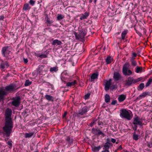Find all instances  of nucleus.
Returning <instances> with one entry per match:
<instances>
[{
	"label": "nucleus",
	"mask_w": 152,
	"mask_h": 152,
	"mask_svg": "<svg viewBox=\"0 0 152 152\" xmlns=\"http://www.w3.org/2000/svg\"><path fill=\"white\" fill-rule=\"evenodd\" d=\"M12 110L8 108L5 112V123L3 129L6 137H9L12 132L13 127V122L11 118Z\"/></svg>",
	"instance_id": "obj_1"
},
{
	"label": "nucleus",
	"mask_w": 152,
	"mask_h": 152,
	"mask_svg": "<svg viewBox=\"0 0 152 152\" xmlns=\"http://www.w3.org/2000/svg\"><path fill=\"white\" fill-rule=\"evenodd\" d=\"M120 116L122 118H125L130 120L132 118L131 111L125 109H122L120 110Z\"/></svg>",
	"instance_id": "obj_2"
},
{
	"label": "nucleus",
	"mask_w": 152,
	"mask_h": 152,
	"mask_svg": "<svg viewBox=\"0 0 152 152\" xmlns=\"http://www.w3.org/2000/svg\"><path fill=\"white\" fill-rule=\"evenodd\" d=\"M9 46L4 47L1 50L2 55L8 59L11 58L12 55L11 51L9 50Z\"/></svg>",
	"instance_id": "obj_3"
},
{
	"label": "nucleus",
	"mask_w": 152,
	"mask_h": 152,
	"mask_svg": "<svg viewBox=\"0 0 152 152\" xmlns=\"http://www.w3.org/2000/svg\"><path fill=\"white\" fill-rule=\"evenodd\" d=\"M129 63H126L123 66V72L125 75H129L132 74V71L129 69Z\"/></svg>",
	"instance_id": "obj_4"
},
{
	"label": "nucleus",
	"mask_w": 152,
	"mask_h": 152,
	"mask_svg": "<svg viewBox=\"0 0 152 152\" xmlns=\"http://www.w3.org/2000/svg\"><path fill=\"white\" fill-rule=\"evenodd\" d=\"M48 70V69L46 67L41 66L37 69V73H39L40 75H45Z\"/></svg>",
	"instance_id": "obj_5"
},
{
	"label": "nucleus",
	"mask_w": 152,
	"mask_h": 152,
	"mask_svg": "<svg viewBox=\"0 0 152 152\" xmlns=\"http://www.w3.org/2000/svg\"><path fill=\"white\" fill-rule=\"evenodd\" d=\"M20 103V98L19 97H17L11 102L12 104L15 107H18Z\"/></svg>",
	"instance_id": "obj_6"
},
{
	"label": "nucleus",
	"mask_w": 152,
	"mask_h": 152,
	"mask_svg": "<svg viewBox=\"0 0 152 152\" xmlns=\"http://www.w3.org/2000/svg\"><path fill=\"white\" fill-rule=\"evenodd\" d=\"M15 86L11 84L9 86H7L5 87V91H14L15 89Z\"/></svg>",
	"instance_id": "obj_7"
},
{
	"label": "nucleus",
	"mask_w": 152,
	"mask_h": 152,
	"mask_svg": "<svg viewBox=\"0 0 152 152\" xmlns=\"http://www.w3.org/2000/svg\"><path fill=\"white\" fill-rule=\"evenodd\" d=\"M7 94L6 92L4 89H0V102L3 101L4 96Z\"/></svg>",
	"instance_id": "obj_8"
},
{
	"label": "nucleus",
	"mask_w": 152,
	"mask_h": 152,
	"mask_svg": "<svg viewBox=\"0 0 152 152\" xmlns=\"http://www.w3.org/2000/svg\"><path fill=\"white\" fill-rule=\"evenodd\" d=\"M142 120L138 117L134 118L133 123L134 124L142 126Z\"/></svg>",
	"instance_id": "obj_9"
},
{
	"label": "nucleus",
	"mask_w": 152,
	"mask_h": 152,
	"mask_svg": "<svg viewBox=\"0 0 152 152\" xmlns=\"http://www.w3.org/2000/svg\"><path fill=\"white\" fill-rule=\"evenodd\" d=\"M9 66V65L7 61H4L2 62L0 64V69L2 70L5 68H7Z\"/></svg>",
	"instance_id": "obj_10"
},
{
	"label": "nucleus",
	"mask_w": 152,
	"mask_h": 152,
	"mask_svg": "<svg viewBox=\"0 0 152 152\" xmlns=\"http://www.w3.org/2000/svg\"><path fill=\"white\" fill-rule=\"evenodd\" d=\"M88 110V107L86 106L85 107L80 111L79 113L81 115H83L87 112Z\"/></svg>",
	"instance_id": "obj_11"
},
{
	"label": "nucleus",
	"mask_w": 152,
	"mask_h": 152,
	"mask_svg": "<svg viewBox=\"0 0 152 152\" xmlns=\"http://www.w3.org/2000/svg\"><path fill=\"white\" fill-rule=\"evenodd\" d=\"M111 80H110L109 81L106 82L105 86V89L106 91H107L109 89L111 84Z\"/></svg>",
	"instance_id": "obj_12"
},
{
	"label": "nucleus",
	"mask_w": 152,
	"mask_h": 152,
	"mask_svg": "<svg viewBox=\"0 0 152 152\" xmlns=\"http://www.w3.org/2000/svg\"><path fill=\"white\" fill-rule=\"evenodd\" d=\"M126 95L124 94L121 95L118 97V101L120 102H122L126 99Z\"/></svg>",
	"instance_id": "obj_13"
},
{
	"label": "nucleus",
	"mask_w": 152,
	"mask_h": 152,
	"mask_svg": "<svg viewBox=\"0 0 152 152\" xmlns=\"http://www.w3.org/2000/svg\"><path fill=\"white\" fill-rule=\"evenodd\" d=\"M77 82L74 80L71 82H68L66 83V86L68 87H73L76 83Z\"/></svg>",
	"instance_id": "obj_14"
},
{
	"label": "nucleus",
	"mask_w": 152,
	"mask_h": 152,
	"mask_svg": "<svg viewBox=\"0 0 152 152\" xmlns=\"http://www.w3.org/2000/svg\"><path fill=\"white\" fill-rule=\"evenodd\" d=\"M61 44V42L57 39L54 40L52 43L53 45H60Z\"/></svg>",
	"instance_id": "obj_15"
},
{
	"label": "nucleus",
	"mask_w": 152,
	"mask_h": 152,
	"mask_svg": "<svg viewBox=\"0 0 152 152\" xmlns=\"http://www.w3.org/2000/svg\"><path fill=\"white\" fill-rule=\"evenodd\" d=\"M135 71L137 73H139L144 72V70H143V69L142 67H139L137 66L136 69Z\"/></svg>",
	"instance_id": "obj_16"
},
{
	"label": "nucleus",
	"mask_w": 152,
	"mask_h": 152,
	"mask_svg": "<svg viewBox=\"0 0 152 152\" xmlns=\"http://www.w3.org/2000/svg\"><path fill=\"white\" fill-rule=\"evenodd\" d=\"M113 77L114 79L116 80H118L120 77V75L119 73L117 72H115L114 73Z\"/></svg>",
	"instance_id": "obj_17"
},
{
	"label": "nucleus",
	"mask_w": 152,
	"mask_h": 152,
	"mask_svg": "<svg viewBox=\"0 0 152 152\" xmlns=\"http://www.w3.org/2000/svg\"><path fill=\"white\" fill-rule=\"evenodd\" d=\"M61 76L63 78L67 79L68 78V75L66 72H63L61 74Z\"/></svg>",
	"instance_id": "obj_18"
},
{
	"label": "nucleus",
	"mask_w": 152,
	"mask_h": 152,
	"mask_svg": "<svg viewBox=\"0 0 152 152\" xmlns=\"http://www.w3.org/2000/svg\"><path fill=\"white\" fill-rule=\"evenodd\" d=\"M45 97L48 100L50 101H53V98L52 96L47 94L45 96Z\"/></svg>",
	"instance_id": "obj_19"
},
{
	"label": "nucleus",
	"mask_w": 152,
	"mask_h": 152,
	"mask_svg": "<svg viewBox=\"0 0 152 152\" xmlns=\"http://www.w3.org/2000/svg\"><path fill=\"white\" fill-rule=\"evenodd\" d=\"M98 76V74L97 73H94L91 76V81H93Z\"/></svg>",
	"instance_id": "obj_20"
},
{
	"label": "nucleus",
	"mask_w": 152,
	"mask_h": 152,
	"mask_svg": "<svg viewBox=\"0 0 152 152\" xmlns=\"http://www.w3.org/2000/svg\"><path fill=\"white\" fill-rule=\"evenodd\" d=\"M64 18V16L61 14H58L57 17V20H58L62 19Z\"/></svg>",
	"instance_id": "obj_21"
},
{
	"label": "nucleus",
	"mask_w": 152,
	"mask_h": 152,
	"mask_svg": "<svg viewBox=\"0 0 152 152\" xmlns=\"http://www.w3.org/2000/svg\"><path fill=\"white\" fill-rule=\"evenodd\" d=\"M113 60V58L110 57H108L106 59V61L107 64L110 63Z\"/></svg>",
	"instance_id": "obj_22"
},
{
	"label": "nucleus",
	"mask_w": 152,
	"mask_h": 152,
	"mask_svg": "<svg viewBox=\"0 0 152 152\" xmlns=\"http://www.w3.org/2000/svg\"><path fill=\"white\" fill-rule=\"evenodd\" d=\"M89 15V13L88 12H85L84 15H83L80 18L81 20H82L86 18Z\"/></svg>",
	"instance_id": "obj_23"
},
{
	"label": "nucleus",
	"mask_w": 152,
	"mask_h": 152,
	"mask_svg": "<svg viewBox=\"0 0 152 152\" xmlns=\"http://www.w3.org/2000/svg\"><path fill=\"white\" fill-rule=\"evenodd\" d=\"M101 149L100 146L98 147H92V150L93 151H98Z\"/></svg>",
	"instance_id": "obj_24"
},
{
	"label": "nucleus",
	"mask_w": 152,
	"mask_h": 152,
	"mask_svg": "<svg viewBox=\"0 0 152 152\" xmlns=\"http://www.w3.org/2000/svg\"><path fill=\"white\" fill-rule=\"evenodd\" d=\"M127 32V31H124L122 33L121 37L122 39H124L126 35V34Z\"/></svg>",
	"instance_id": "obj_25"
},
{
	"label": "nucleus",
	"mask_w": 152,
	"mask_h": 152,
	"mask_svg": "<svg viewBox=\"0 0 152 152\" xmlns=\"http://www.w3.org/2000/svg\"><path fill=\"white\" fill-rule=\"evenodd\" d=\"M110 98L109 95L107 94L105 96V102H110Z\"/></svg>",
	"instance_id": "obj_26"
},
{
	"label": "nucleus",
	"mask_w": 152,
	"mask_h": 152,
	"mask_svg": "<svg viewBox=\"0 0 152 152\" xmlns=\"http://www.w3.org/2000/svg\"><path fill=\"white\" fill-rule=\"evenodd\" d=\"M28 5L27 4H25L23 6V10L26 11L28 10Z\"/></svg>",
	"instance_id": "obj_27"
},
{
	"label": "nucleus",
	"mask_w": 152,
	"mask_h": 152,
	"mask_svg": "<svg viewBox=\"0 0 152 152\" xmlns=\"http://www.w3.org/2000/svg\"><path fill=\"white\" fill-rule=\"evenodd\" d=\"M110 143L109 142H106V143L104 145V148H106V149H108L110 147Z\"/></svg>",
	"instance_id": "obj_28"
},
{
	"label": "nucleus",
	"mask_w": 152,
	"mask_h": 152,
	"mask_svg": "<svg viewBox=\"0 0 152 152\" xmlns=\"http://www.w3.org/2000/svg\"><path fill=\"white\" fill-rule=\"evenodd\" d=\"M57 70L58 69L56 67H51L50 69V71L51 72H56V71H57Z\"/></svg>",
	"instance_id": "obj_29"
},
{
	"label": "nucleus",
	"mask_w": 152,
	"mask_h": 152,
	"mask_svg": "<svg viewBox=\"0 0 152 152\" xmlns=\"http://www.w3.org/2000/svg\"><path fill=\"white\" fill-rule=\"evenodd\" d=\"M152 81V79H149L148 80V81L147 82V83L146 84V87H148L150 85Z\"/></svg>",
	"instance_id": "obj_30"
},
{
	"label": "nucleus",
	"mask_w": 152,
	"mask_h": 152,
	"mask_svg": "<svg viewBox=\"0 0 152 152\" xmlns=\"http://www.w3.org/2000/svg\"><path fill=\"white\" fill-rule=\"evenodd\" d=\"M7 143L10 146L9 148H11L12 146V141L10 140L8 141L7 142Z\"/></svg>",
	"instance_id": "obj_31"
},
{
	"label": "nucleus",
	"mask_w": 152,
	"mask_h": 152,
	"mask_svg": "<svg viewBox=\"0 0 152 152\" xmlns=\"http://www.w3.org/2000/svg\"><path fill=\"white\" fill-rule=\"evenodd\" d=\"M138 136L136 134L133 135V139L135 140H137L138 139Z\"/></svg>",
	"instance_id": "obj_32"
},
{
	"label": "nucleus",
	"mask_w": 152,
	"mask_h": 152,
	"mask_svg": "<svg viewBox=\"0 0 152 152\" xmlns=\"http://www.w3.org/2000/svg\"><path fill=\"white\" fill-rule=\"evenodd\" d=\"M144 87V84L143 83H142L140 84L138 88L140 90L142 89Z\"/></svg>",
	"instance_id": "obj_33"
},
{
	"label": "nucleus",
	"mask_w": 152,
	"mask_h": 152,
	"mask_svg": "<svg viewBox=\"0 0 152 152\" xmlns=\"http://www.w3.org/2000/svg\"><path fill=\"white\" fill-rule=\"evenodd\" d=\"M35 2V1H33V0H30L29 1V3L30 4L32 5H34V4Z\"/></svg>",
	"instance_id": "obj_34"
},
{
	"label": "nucleus",
	"mask_w": 152,
	"mask_h": 152,
	"mask_svg": "<svg viewBox=\"0 0 152 152\" xmlns=\"http://www.w3.org/2000/svg\"><path fill=\"white\" fill-rule=\"evenodd\" d=\"M89 96L90 94H88L85 96L84 98L85 99H86L89 98Z\"/></svg>",
	"instance_id": "obj_35"
},
{
	"label": "nucleus",
	"mask_w": 152,
	"mask_h": 152,
	"mask_svg": "<svg viewBox=\"0 0 152 152\" xmlns=\"http://www.w3.org/2000/svg\"><path fill=\"white\" fill-rule=\"evenodd\" d=\"M132 64L134 66L136 65L137 63L134 60H132Z\"/></svg>",
	"instance_id": "obj_36"
},
{
	"label": "nucleus",
	"mask_w": 152,
	"mask_h": 152,
	"mask_svg": "<svg viewBox=\"0 0 152 152\" xmlns=\"http://www.w3.org/2000/svg\"><path fill=\"white\" fill-rule=\"evenodd\" d=\"M97 132H98V133L97 134H101L102 135V136H104V134L101 131H100L99 130H97Z\"/></svg>",
	"instance_id": "obj_37"
},
{
	"label": "nucleus",
	"mask_w": 152,
	"mask_h": 152,
	"mask_svg": "<svg viewBox=\"0 0 152 152\" xmlns=\"http://www.w3.org/2000/svg\"><path fill=\"white\" fill-rule=\"evenodd\" d=\"M146 94L145 93H143L142 94L140 95L139 97H145L146 96Z\"/></svg>",
	"instance_id": "obj_38"
},
{
	"label": "nucleus",
	"mask_w": 152,
	"mask_h": 152,
	"mask_svg": "<svg viewBox=\"0 0 152 152\" xmlns=\"http://www.w3.org/2000/svg\"><path fill=\"white\" fill-rule=\"evenodd\" d=\"M25 86H28V80H27L25 84Z\"/></svg>",
	"instance_id": "obj_39"
},
{
	"label": "nucleus",
	"mask_w": 152,
	"mask_h": 152,
	"mask_svg": "<svg viewBox=\"0 0 152 152\" xmlns=\"http://www.w3.org/2000/svg\"><path fill=\"white\" fill-rule=\"evenodd\" d=\"M47 56L45 55H41L39 56V57L41 58H45Z\"/></svg>",
	"instance_id": "obj_40"
},
{
	"label": "nucleus",
	"mask_w": 152,
	"mask_h": 152,
	"mask_svg": "<svg viewBox=\"0 0 152 152\" xmlns=\"http://www.w3.org/2000/svg\"><path fill=\"white\" fill-rule=\"evenodd\" d=\"M47 56L45 55H41L39 56V57L41 58H45Z\"/></svg>",
	"instance_id": "obj_41"
},
{
	"label": "nucleus",
	"mask_w": 152,
	"mask_h": 152,
	"mask_svg": "<svg viewBox=\"0 0 152 152\" xmlns=\"http://www.w3.org/2000/svg\"><path fill=\"white\" fill-rule=\"evenodd\" d=\"M137 56V54L135 53H132V57L133 58H134Z\"/></svg>",
	"instance_id": "obj_42"
},
{
	"label": "nucleus",
	"mask_w": 152,
	"mask_h": 152,
	"mask_svg": "<svg viewBox=\"0 0 152 152\" xmlns=\"http://www.w3.org/2000/svg\"><path fill=\"white\" fill-rule=\"evenodd\" d=\"M117 101L116 100H114V101H113L112 102V104H115L116 103H117Z\"/></svg>",
	"instance_id": "obj_43"
},
{
	"label": "nucleus",
	"mask_w": 152,
	"mask_h": 152,
	"mask_svg": "<svg viewBox=\"0 0 152 152\" xmlns=\"http://www.w3.org/2000/svg\"><path fill=\"white\" fill-rule=\"evenodd\" d=\"M111 142L113 143H115L116 142V140L113 138H112L111 140Z\"/></svg>",
	"instance_id": "obj_44"
},
{
	"label": "nucleus",
	"mask_w": 152,
	"mask_h": 152,
	"mask_svg": "<svg viewBox=\"0 0 152 152\" xmlns=\"http://www.w3.org/2000/svg\"><path fill=\"white\" fill-rule=\"evenodd\" d=\"M24 61L25 63H27L28 62V60L27 59L24 58Z\"/></svg>",
	"instance_id": "obj_45"
},
{
	"label": "nucleus",
	"mask_w": 152,
	"mask_h": 152,
	"mask_svg": "<svg viewBox=\"0 0 152 152\" xmlns=\"http://www.w3.org/2000/svg\"><path fill=\"white\" fill-rule=\"evenodd\" d=\"M4 19V16H0V20H3Z\"/></svg>",
	"instance_id": "obj_46"
},
{
	"label": "nucleus",
	"mask_w": 152,
	"mask_h": 152,
	"mask_svg": "<svg viewBox=\"0 0 152 152\" xmlns=\"http://www.w3.org/2000/svg\"><path fill=\"white\" fill-rule=\"evenodd\" d=\"M116 86L114 85L113 86H112L111 88H112V89H113L115 88H116Z\"/></svg>",
	"instance_id": "obj_47"
},
{
	"label": "nucleus",
	"mask_w": 152,
	"mask_h": 152,
	"mask_svg": "<svg viewBox=\"0 0 152 152\" xmlns=\"http://www.w3.org/2000/svg\"><path fill=\"white\" fill-rule=\"evenodd\" d=\"M33 134V133L32 132L30 133H29V137H30L32 136Z\"/></svg>",
	"instance_id": "obj_48"
},
{
	"label": "nucleus",
	"mask_w": 152,
	"mask_h": 152,
	"mask_svg": "<svg viewBox=\"0 0 152 152\" xmlns=\"http://www.w3.org/2000/svg\"><path fill=\"white\" fill-rule=\"evenodd\" d=\"M102 152H109V151L107 149H105L103 150Z\"/></svg>",
	"instance_id": "obj_49"
},
{
	"label": "nucleus",
	"mask_w": 152,
	"mask_h": 152,
	"mask_svg": "<svg viewBox=\"0 0 152 152\" xmlns=\"http://www.w3.org/2000/svg\"><path fill=\"white\" fill-rule=\"evenodd\" d=\"M142 78H139L137 79V81L138 82L140 81L142 79Z\"/></svg>",
	"instance_id": "obj_50"
},
{
	"label": "nucleus",
	"mask_w": 152,
	"mask_h": 152,
	"mask_svg": "<svg viewBox=\"0 0 152 152\" xmlns=\"http://www.w3.org/2000/svg\"><path fill=\"white\" fill-rule=\"evenodd\" d=\"M25 137H28V133H26V134Z\"/></svg>",
	"instance_id": "obj_51"
},
{
	"label": "nucleus",
	"mask_w": 152,
	"mask_h": 152,
	"mask_svg": "<svg viewBox=\"0 0 152 152\" xmlns=\"http://www.w3.org/2000/svg\"><path fill=\"white\" fill-rule=\"evenodd\" d=\"M82 33L83 34V36H85L86 35V33H85V32L84 33H82V32L81 33V34Z\"/></svg>",
	"instance_id": "obj_52"
},
{
	"label": "nucleus",
	"mask_w": 152,
	"mask_h": 152,
	"mask_svg": "<svg viewBox=\"0 0 152 152\" xmlns=\"http://www.w3.org/2000/svg\"><path fill=\"white\" fill-rule=\"evenodd\" d=\"M93 0H89V2L91 3L92 1Z\"/></svg>",
	"instance_id": "obj_53"
},
{
	"label": "nucleus",
	"mask_w": 152,
	"mask_h": 152,
	"mask_svg": "<svg viewBox=\"0 0 152 152\" xmlns=\"http://www.w3.org/2000/svg\"><path fill=\"white\" fill-rule=\"evenodd\" d=\"M96 0H94V3H96Z\"/></svg>",
	"instance_id": "obj_54"
},
{
	"label": "nucleus",
	"mask_w": 152,
	"mask_h": 152,
	"mask_svg": "<svg viewBox=\"0 0 152 152\" xmlns=\"http://www.w3.org/2000/svg\"><path fill=\"white\" fill-rule=\"evenodd\" d=\"M74 34L75 35V36H76V34H77V33H76V32H75L74 33Z\"/></svg>",
	"instance_id": "obj_55"
},
{
	"label": "nucleus",
	"mask_w": 152,
	"mask_h": 152,
	"mask_svg": "<svg viewBox=\"0 0 152 152\" xmlns=\"http://www.w3.org/2000/svg\"><path fill=\"white\" fill-rule=\"evenodd\" d=\"M31 84V83H30L29 82V85H30Z\"/></svg>",
	"instance_id": "obj_56"
},
{
	"label": "nucleus",
	"mask_w": 152,
	"mask_h": 152,
	"mask_svg": "<svg viewBox=\"0 0 152 152\" xmlns=\"http://www.w3.org/2000/svg\"><path fill=\"white\" fill-rule=\"evenodd\" d=\"M125 152H128L127 151H125Z\"/></svg>",
	"instance_id": "obj_57"
},
{
	"label": "nucleus",
	"mask_w": 152,
	"mask_h": 152,
	"mask_svg": "<svg viewBox=\"0 0 152 152\" xmlns=\"http://www.w3.org/2000/svg\"><path fill=\"white\" fill-rule=\"evenodd\" d=\"M66 115V114H65H65H64L65 115Z\"/></svg>",
	"instance_id": "obj_58"
}]
</instances>
